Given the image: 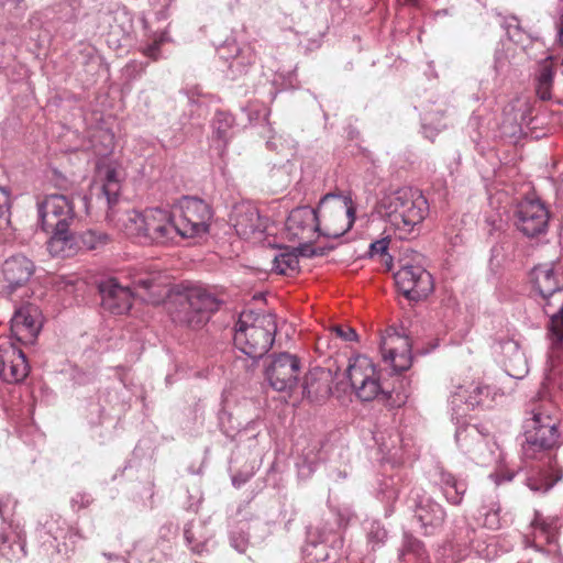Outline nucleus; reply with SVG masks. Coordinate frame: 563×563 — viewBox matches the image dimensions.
I'll return each instance as SVG.
<instances>
[{
    "instance_id": "nucleus-1",
    "label": "nucleus",
    "mask_w": 563,
    "mask_h": 563,
    "mask_svg": "<svg viewBox=\"0 0 563 563\" xmlns=\"http://www.w3.org/2000/svg\"><path fill=\"white\" fill-rule=\"evenodd\" d=\"M528 413L522 453L529 460L539 459V454L543 459L559 444V408L552 399L540 396L531 401Z\"/></svg>"
},
{
    "instance_id": "nucleus-2",
    "label": "nucleus",
    "mask_w": 563,
    "mask_h": 563,
    "mask_svg": "<svg viewBox=\"0 0 563 563\" xmlns=\"http://www.w3.org/2000/svg\"><path fill=\"white\" fill-rule=\"evenodd\" d=\"M113 224L126 236L145 243L167 244L177 238L172 213L163 208L125 210L117 216Z\"/></svg>"
},
{
    "instance_id": "nucleus-3",
    "label": "nucleus",
    "mask_w": 563,
    "mask_h": 563,
    "mask_svg": "<svg viewBox=\"0 0 563 563\" xmlns=\"http://www.w3.org/2000/svg\"><path fill=\"white\" fill-rule=\"evenodd\" d=\"M276 331L275 316L243 311L235 324L234 345L250 357H262L272 347Z\"/></svg>"
},
{
    "instance_id": "nucleus-4",
    "label": "nucleus",
    "mask_w": 563,
    "mask_h": 563,
    "mask_svg": "<svg viewBox=\"0 0 563 563\" xmlns=\"http://www.w3.org/2000/svg\"><path fill=\"white\" fill-rule=\"evenodd\" d=\"M174 308H169L174 322L190 329L202 328L210 314L218 310L219 301L208 289L189 286L176 292L172 298Z\"/></svg>"
},
{
    "instance_id": "nucleus-5",
    "label": "nucleus",
    "mask_w": 563,
    "mask_h": 563,
    "mask_svg": "<svg viewBox=\"0 0 563 563\" xmlns=\"http://www.w3.org/2000/svg\"><path fill=\"white\" fill-rule=\"evenodd\" d=\"M379 207L400 235L410 234L427 216V200L411 188H399L385 195Z\"/></svg>"
},
{
    "instance_id": "nucleus-6",
    "label": "nucleus",
    "mask_w": 563,
    "mask_h": 563,
    "mask_svg": "<svg viewBox=\"0 0 563 563\" xmlns=\"http://www.w3.org/2000/svg\"><path fill=\"white\" fill-rule=\"evenodd\" d=\"M347 377L356 397L362 401L378 400L387 407L396 406L393 394L380 382L379 371L365 355L351 358L346 369Z\"/></svg>"
},
{
    "instance_id": "nucleus-7",
    "label": "nucleus",
    "mask_w": 563,
    "mask_h": 563,
    "mask_svg": "<svg viewBox=\"0 0 563 563\" xmlns=\"http://www.w3.org/2000/svg\"><path fill=\"white\" fill-rule=\"evenodd\" d=\"M316 216H318V236L336 239L351 229L355 208L349 197L329 194L320 200Z\"/></svg>"
},
{
    "instance_id": "nucleus-8",
    "label": "nucleus",
    "mask_w": 563,
    "mask_h": 563,
    "mask_svg": "<svg viewBox=\"0 0 563 563\" xmlns=\"http://www.w3.org/2000/svg\"><path fill=\"white\" fill-rule=\"evenodd\" d=\"M318 216L316 209L303 206L290 211L286 220V234L288 240L298 242L299 255L311 257L317 254L312 243L318 238Z\"/></svg>"
},
{
    "instance_id": "nucleus-9",
    "label": "nucleus",
    "mask_w": 563,
    "mask_h": 563,
    "mask_svg": "<svg viewBox=\"0 0 563 563\" xmlns=\"http://www.w3.org/2000/svg\"><path fill=\"white\" fill-rule=\"evenodd\" d=\"M179 211L175 221L177 236L197 238L209 231L212 211L203 200L185 197L179 202Z\"/></svg>"
},
{
    "instance_id": "nucleus-10",
    "label": "nucleus",
    "mask_w": 563,
    "mask_h": 563,
    "mask_svg": "<svg viewBox=\"0 0 563 563\" xmlns=\"http://www.w3.org/2000/svg\"><path fill=\"white\" fill-rule=\"evenodd\" d=\"M550 221V211L545 203L534 196L525 197L517 206L515 224L528 238L545 234Z\"/></svg>"
},
{
    "instance_id": "nucleus-11",
    "label": "nucleus",
    "mask_w": 563,
    "mask_h": 563,
    "mask_svg": "<svg viewBox=\"0 0 563 563\" xmlns=\"http://www.w3.org/2000/svg\"><path fill=\"white\" fill-rule=\"evenodd\" d=\"M123 178L121 168L111 164L102 165L97 169L91 188V195L95 194L97 201L107 208V217L112 222L117 219L113 206L117 203L120 195Z\"/></svg>"
},
{
    "instance_id": "nucleus-12",
    "label": "nucleus",
    "mask_w": 563,
    "mask_h": 563,
    "mask_svg": "<svg viewBox=\"0 0 563 563\" xmlns=\"http://www.w3.org/2000/svg\"><path fill=\"white\" fill-rule=\"evenodd\" d=\"M35 269L34 262L24 254L7 257L0 267L1 292L11 297L16 290L26 287Z\"/></svg>"
},
{
    "instance_id": "nucleus-13",
    "label": "nucleus",
    "mask_w": 563,
    "mask_h": 563,
    "mask_svg": "<svg viewBox=\"0 0 563 563\" xmlns=\"http://www.w3.org/2000/svg\"><path fill=\"white\" fill-rule=\"evenodd\" d=\"M38 217L44 231L69 228L74 221L73 201L64 195H49L37 203Z\"/></svg>"
},
{
    "instance_id": "nucleus-14",
    "label": "nucleus",
    "mask_w": 563,
    "mask_h": 563,
    "mask_svg": "<svg viewBox=\"0 0 563 563\" xmlns=\"http://www.w3.org/2000/svg\"><path fill=\"white\" fill-rule=\"evenodd\" d=\"M394 278L399 291L410 300L426 298L433 289L431 274L420 265H405Z\"/></svg>"
},
{
    "instance_id": "nucleus-15",
    "label": "nucleus",
    "mask_w": 563,
    "mask_h": 563,
    "mask_svg": "<svg viewBox=\"0 0 563 563\" xmlns=\"http://www.w3.org/2000/svg\"><path fill=\"white\" fill-rule=\"evenodd\" d=\"M299 373L300 362L289 353L274 355L266 368V377L277 391H291L297 386Z\"/></svg>"
},
{
    "instance_id": "nucleus-16",
    "label": "nucleus",
    "mask_w": 563,
    "mask_h": 563,
    "mask_svg": "<svg viewBox=\"0 0 563 563\" xmlns=\"http://www.w3.org/2000/svg\"><path fill=\"white\" fill-rule=\"evenodd\" d=\"M380 351L385 361H389L397 372L407 371L411 366V343L407 335L394 328L385 330L380 340Z\"/></svg>"
},
{
    "instance_id": "nucleus-17",
    "label": "nucleus",
    "mask_w": 563,
    "mask_h": 563,
    "mask_svg": "<svg viewBox=\"0 0 563 563\" xmlns=\"http://www.w3.org/2000/svg\"><path fill=\"white\" fill-rule=\"evenodd\" d=\"M29 371L30 367L21 347L9 340L1 342L0 377L9 384H16L24 380Z\"/></svg>"
},
{
    "instance_id": "nucleus-18",
    "label": "nucleus",
    "mask_w": 563,
    "mask_h": 563,
    "mask_svg": "<svg viewBox=\"0 0 563 563\" xmlns=\"http://www.w3.org/2000/svg\"><path fill=\"white\" fill-rule=\"evenodd\" d=\"M531 280L545 302H558L563 292V264H542L532 269Z\"/></svg>"
},
{
    "instance_id": "nucleus-19",
    "label": "nucleus",
    "mask_w": 563,
    "mask_h": 563,
    "mask_svg": "<svg viewBox=\"0 0 563 563\" xmlns=\"http://www.w3.org/2000/svg\"><path fill=\"white\" fill-rule=\"evenodd\" d=\"M41 312L34 305L16 308L11 318V332L19 342L32 343L41 329Z\"/></svg>"
},
{
    "instance_id": "nucleus-20",
    "label": "nucleus",
    "mask_w": 563,
    "mask_h": 563,
    "mask_svg": "<svg viewBox=\"0 0 563 563\" xmlns=\"http://www.w3.org/2000/svg\"><path fill=\"white\" fill-rule=\"evenodd\" d=\"M559 530V518L544 517L536 512L528 531L523 534V540L527 547L543 550L547 545L556 543Z\"/></svg>"
},
{
    "instance_id": "nucleus-21",
    "label": "nucleus",
    "mask_w": 563,
    "mask_h": 563,
    "mask_svg": "<svg viewBox=\"0 0 563 563\" xmlns=\"http://www.w3.org/2000/svg\"><path fill=\"white\" fill-rule=\"evenodd\" d=\"M102 308L112 314H124L132 307L133 292L129 286L110 278L100 285Z\"/></svg>"
},
{
    "instance_id": "nucleus-22",
    "label": "nucleus",
    "mask_w": 563,
    "mask_h": 563,
    "mask_svg": "<svg viewBox=\"0 0 563 563\" xmlns=\"http://www.w3.org/2000/svg\"><path fill=\"white\" fill-rule=\"evenodd\" d=\"M543 457L547 460L532 466L527 477V485L533 492H548L563 475L554 456L545 454Z\"/></svg>"
},
{
    "instance_id": "nucleus-23",
    "label": "nucleus",
    "mask_w": 563,
    "mask_h": 563,
    "mask_svg": "<svg viewBox=\"0 0 563 563\" xmlns=\"http://www.w3.org/2000/svg\"><path fill=\"white\" fill-rule=\"evenodd\" d=\"M234 229L243 239L262 234L266 229V222L260 216L258 209L252 203H240L233 211Z\"/></svg>"
},
{
    "instance_id": "nucleus-24",
    "label": "nucleus",
    "mask_w": 563,
    "mask_h": 563,
    "mask_svg": "<svg viewBox=\"0 0 563 563\" xmlns=\"http://www.w3.org/2000/svg\"><path fill=\"white\" fill-rule=\"evenodd\" d=\"M416 517L424 529L426 534H432L445 519L443 507L430 498L421 500L416 507Z\"/></svg>"
},
{
    "instance_id": "nucleus-25",
    "label": "nucleus",
    "mask_w": 563,
    "mask_h": 563,
    "mask_svg": "<svg viewBox=\"0 0 563 563\" xmlns=\"http://www.w3.org/2000/svg\"><path fill=\"white\" fill-rule=\"evenodd\" d=\"M303 395L312 401H319L331 394L330 374L322 368L311 369L303 378Z\"/></svg>"
},
{
    "instance_id": "nucleus-26",
    "label": "nucleus",
    "mask_w": 563,
    "mask_h": 563,
    "mask_svg": "<svg viewBox=\"0 0 563 563\" xmlns=\"http://www.w3.org/2000/svg\"><path fill=\"white\" fill-rule=\"evenodd\" d=\"M53 233L47 242V250L53 256L69 257L76 253L75 239L68 228L51 229Z\"/></svg>"
},
{
    "instance_id": "nucleus-27",
    "label": "nucleus",
    "mask_w": 563,
    "mask_h": 563,
    "mask_svg": "<svg viewBox=\"0 0 563 563\" xmlns=\"http://www.w3.org/2000/svg\"><path fill=\"white\" fill-rule=\"evenodd\" d=\"M558 302H545L544 311L550 317L549 332L553 344L563 346V292H559Z\"/></svg>"
},
{
    "instance_id": "nucleus-28",
    "label": "nucleus",
    "mask_w": 563,
    "mask_h": 563,
    "mask_svg": "<svg viewBox=\"0 0 563 563\" xmlns=\"http://www.w3.org/2000/svg\"><path fill=\"white\" fill-rule=\"evenodd\" d=\"M440 484L445 499L452 505H460L467 489L466 483L459 481L449 472L440 473Z\"/></svg>"
},
{
    "instance_id": "nucleus-29",
    "label": "nucleus",
    "mask_w": 563,
    "mask_h": 563,
    "mask_svg": "<svg viewBox=\"0 0 563 563\" xmlns=\"http://www.w3.org/2000/svg\"><path fill=\"white\" fill-rule=\"evenodd\" d=\"M554 77V63L552 58H547L539 65L537 75L536 91L540 99H551V89Z\"/></svg>"
},
{
    "instance_id": "nucleus-30",
    "label": "nucleus",
    "mask_w": 563,
    "mask_h": 563,
    "mask_svg": "<svg viewBox=\"0 0 563 563\" xmlns=\"http://www.w3.org/2000/svg\"><path fill=\"white\" fill-rule=\"evenodd\" d=\"M234 118L225 111H217L212 119L213 139L225 147L229 143L231 135L230 130L233 126Z\"/></svg>"
},
{
    "instance_id": "nucleus-31",
    "label": "nucleus",
    "mask_w": 563,
    "mask_h": 563,
    "mask_svg": "<svg viewBox=\"0 0 563 563\" xmlns=\"http://www.w3.org/2000/svg\"><path fill=\"white\" fill-rule=\"evenodd\" d=\"M501 506L498 500H489L483 505L479 510L478 520L482 519V525L489 530H498L503 527V518L500 517Z\"/></svg>"
},
{
    "instance_id": "nucleus-32",
    "label": "nucleus",
    "mask_w": 563,
    "mask_h": 563,
    "mask_svg": "<svg viewBox=\"0 0 563 563\" xmlns=\"http://www.w3.org/2000/svg\"><path fill=\"white\" fill-rule=\"evenodd\" d=\"M273 269L282 275H288L299 269L298 255L292 253H283L275 257Z\"/></svg>"
},
{
    "instance_id": "nucleus-33",
    "label": "nucleus",
    "mask_w": 563,
    "mask_h": 563,
    "mask_svg": "<svg viewBox=\"0 0 563 563\" xmlns=\"http://www.w3.org/2000/svg\"><path fill=\"white\" fill-rule=\"evenodd\" d=\"M489 396H490L489 386L477 385L470 393L465 402L472 409H474L476 407H483V406H486V400L489 398Z\"/></svg>"
},
{
    "instance_id": "nucleus-34",
    "label": "nucleus",
    "mask_w": 563,
    "mask_h": 563,
    "mask_svg": "<svg viewBox=\"0 0 563 563\" xmlns=\"http://www.w3.org/2000/svg\"><path fill=\"white\" fill-rule=\"evenodd\" d=\"M109 241L108 234L99 231L89 230L82 235V243L89 250H96Z\"/></svg>"
},
{
    "instance_id": "nucleus-35",
    "label": "nucleus",
    "mask_w": 563,
    "mask_h": 563,
    "mask_svg": "<svg viewBox=\"0 0 563 563\" xmlns=\"http://www.w3.org/2000/svg\"><path fill=\"white\" fill-rule=\"evenodd\" d=\"M10 207V194L4 188L0 187V229L9 223Z\"/></svg>"
},
{
    "instance_id": "nucleus-36",
    "label": "nucleus",
    "mask_w": 563,
    "mask_h": 563,
    "mask_svg": "<svg viewBox=\"0 0 563 563\" xmlns=\"http://www.w3.org/2000/svg\"><path fill=\"white\" fill-rule=\"evenodd\" d=\"M137 285L144 289L151 290L154 295L162 297L166 292L167 285H163L156 277L140 278Z\"/></svg>"
},
{
    "instance_id": "nucleus-37",
    "label": "nucleus",
    "mask_w": 563,
    "mask_h": 563,
    "mask_svg": "<svg viewBox=\"0 0 563 563\" xmlns=\"http://www.w3.org/2000/svg\"><path fill=\"white\" fill-rule=\"evenodd\" d=\"M402 555H404L406 562H409L411 560V558H413L416 555L418 556V560L420 563H423L424 560L427 559L424 555V550L422 548V544L417 540L409 542V547L402 553Z\"/></svg>"
},
{
    "instance_id": "nucleus-38",
    "label": "nucleus",
    "mask_w": 563,
    "mask_h": 563,
    "mask_svg": "<svg viewBox=\"0 0 563 563\" xmlns=\"http://www.w3.org/2000/svg\"><path fill=\"white\" fill-rule=\"evenodd\" d=\"M389 241L386 239H382L378 241H375L369 246V254L371 256L379 255L382 257V261L387 263L388 261H391V257L387 254Z\"/></svg>"
},
{
    "instance_id": "nucleus-39",
    "label": "nucleus",
    "mask_w": 563,
    "mask_h": 563,
    "mask_svg": "<svg viewBox=\"0 0 563 563\" xmlns=\"http://www.w3.org/2000/svg\"><path fill=\"white\" fill-rule=\"evenodd\" d=\"M331 330L338 338H341L344 341H354L356 339L354 329L347 325H333Z\"/></svg>"
},
{
    "instance_id": "nucleus-40",
    "label": "nucleus",
    "mask_w": 563,
    "mask_h": 563,
    "mask_svg": "<svg viewBox=\"0 0 563 563\" xmlns=\"http://www.w3.org/2000/svg\"><path fill=\"white\" fill-rule=\"evenodd\" d=\"M368 538L372 542H375V544L378 545L384 543L387 539V531L379 525H372Z\"/></svg>"
},
{
    "instance_id": "nucleus-41",
    "label": "nucleus",
    "mask_w": 563,
    "mask_h": 563,
    "mask_svg": "<svg viewBox=\"0 0 563 563\" xmlns=\"http://www.w3.org/2000/svg\"><path fill=\"white\" fill-rule=\"evenodd\" d=\"M159 45H161V43L155 41L153 44L148 45L144 49V55H146L147 57H151L152 59L156 60L158 58V54H159Z\"/></svg>"
},
{
    "instance_id": "nucleus-42",
    "label": "nucleus",
    "mask_w": 563,
    "mask_h": 563,
    "mask_svg": "<svg viewBox=\"0 0 563 563\" xmlns=\"http://www.w3.org/2000/svg\"><path fill=\"white\" fill-rule=\"evenodd\" d=\"M559 41L563 45V14L560 18V23H559Z\"/></svg>"
},
{
    "instance_id": "nucleus-43",
    "label": "nucleus",
    "mask_w": 563,
    "mask_h": 563,
    "mask_svg": "<svg viewBox=\"0 0 563 563\" xmlns=\"http://www.w3.org/2000/svg\"><path fill=\"white\" fill-rule=\"evenodd\" d=\"M418 1L419 0H404V3H408V4H412V5H418Z\"/></svg>"
},
{
    "instance_id": "nucleus-44",
    "label": "nucleus",
    "mask_w": 563,
    "mask_h": 563,
    "mask_svg": "<svg viewBox=\"0 0 563 563\" xmlns=\"http://www.w3.org/2000/svg\"><path fill=\"white\" fill-rule=\"evenodd\" d=\"M510 27H511V24H509L508 30H507V33H508V34H509V36L512 38L515 35H514V34H511Z\"/></svg>"
},
{
    "instance_id": "nucleus-45",
    "label": "nucleus",
    "mask_w": 563,
    "mask_h": 563,
    "mask_svg": "<svg viewBox=\"0 0 563 563\" xmlns=\"http://www.w3.org/2000/svg\"><path fill=\"white\" fill-rule=\"evenodd\" d=\"M560 186H561V189L563 190V174L560 177Z\"/></svg>"
}]
</instances>
